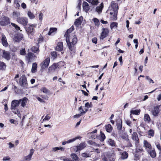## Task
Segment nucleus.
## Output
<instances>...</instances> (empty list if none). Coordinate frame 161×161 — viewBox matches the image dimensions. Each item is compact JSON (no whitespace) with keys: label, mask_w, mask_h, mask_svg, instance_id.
<instances>
[{"label":"nucleus","mask_w":161,"mask_h":161,"mask_svg":"<svg viewBox=\"0 0 161 161\" xmlns=\"http://www.w3.org/2000/svg\"><path fill=\"white\" fill-rule=\"evenodd\" d=\"M68 41H66L68 46L69 50L72 51L74 49V46L75 44L77 42V39L76 36H73L72 39V42H70V38H69Z\"/></svg>","instance_id":"nucleus-1"},{"label":"nucleus","mask_w":161,"mask_h":161,"mask_svg":"<svg viewBox=\"0 0 161 161\" xmlns=\"http://www.w3.org/2000/svg\"><path fill=\"white\" fill-rule=\"evenodd\" d=\"M20 86L23 87H26L28 83L26 77L25 75H23L20 78L19 82Z\"/></svg>","instance_id":"nucleus-2"},{"label":"nucleus","mask_w":161,"mask_h":161,"mask_svg":"<svg viewBox=\"0 0 161 161\" xmlns=\"http://www.w3.org/2000/svg\"><path fill=\"white\" fill-rule=\"evenodd\" d=\"M17 21L24 26H26L28 22L27 18L23 17H19L17 18Z\"/></svg>","instance_id":"nucleus-3"},{"label":"nucleus","mask_w":161,"mask_h":161,"mask_svg":"<svg viewBox=\"0 0 161 161\" xmlns=\"http://www.w3.org/2000/svg\"><path fill=\"white\" fill-rule=\"evenodd\" d=\"M161 105H158L154 107L153 108L151 111V113L153 116L155 117L158 116L159 113V108Z\"/></svg>","instance_id":"nucleus-4"},{"label":"nucleus","mask_w":161,"mask_h":161,"mask_svg":"<svg viewBox=\"0 0 161 161\" xmlns=\"http://www.w3.org/2000/svg\"><path fill=\"white\" fill-rule=\"evenodd\" d=\"M106 156L109 159L110 161H115L116 157L113 151L108 152Z\"/></svg>","instance_id":"nucleus-5"},{"label":"nucleus","mask_w":161,"mask_h":161,"mask_svg":"<svg viewBox=\"0 0 161 161\" xmlns=\"http://www.w3.org/2000/svg\"><path fill=\"white\" fill-rule=\"evenodd\" d=\"M86 147V144L84 142L80 143L78 146L74 147V149L75 152L81 150Z\"/></svg>","instance_id":"nucleus-6"},{"label":"nucleus","mask_w":161,"mask_h":161,"mask_svg":"<svg viewBox=\"0 0 161 161\" xmlns=\"http://www.w3.org/2000/svg\"><path fill=\"white\" fill-rule=\"evenodd\" d=\"M50 62V59L49 57L45 59L40 64L42 69H45L49 65Z\"/></svg>","instance_id":"nucleus-7"},{"label":"nucleus","mask_w":161,"mask_h":161,"mask_svg":"<svg viewBox=\"0 0 161 161\" xmlns=\"http://www.w3.org/2000/svg\"><path fill=\"white\" fill-rule=\"evenodd\" d=\"M102 31L100 36V38L101 40H103L108 35L109 32L108 29L106 28H103Z\"/></svg>","instance_id":"nucleus-8"},{"label":"nucleus","mask_w":161,"mask_h":161,"mask_svg":"<svg viewBox=\"0 0 161 161\" xmlns=\"http://www.w3.org/2000/svg\"><path fill=\"white\" fill-rule=\"evenodd\" d=\"M35 56L33 53H29L26 56V58L28 62H31L35 60Z\"/></svg>","instance_id":"nucleus-9"},{"label":"nucleus","mask_w":161,"mask_h":161,"mask_svg":"<svg viewBox=\"0 0 161 161\" xmlns=\"http://www.w3.org/2000/svg\"><path fill=\"white\" fill-rule=\"evenodd\" d=\"M9 19L6 17H3L0 19V25H5L9 22Z\"/></svg>","instance_id":"nucleus-10"},{"label":"nucleus","mask_w":161,"mask_h":161,"mask_svg":"<svg viewBox=\"0 0 161 161\" xmlns=\"http://www.w3.org/2000/svg\"><path fill=\"white\" fill-rule=\"evenodd\" d=\"M74 28L73 26H72L69 29L67 30L64 36L66 37V41H68L69 38L70 37V33L74 30Z\"/></svg>","instance_id":"nucleus-11"},{"label":"nucleus","mask_w":161,"mask_h":161,"mask_svg":"<svg viewBox=\"0 0 161 161\" xmlns=\"http://www.w3.org/2000/svg\"><path fill=\"white\" fill-rule=\"evenodd\" d=\"M2 56L7 60H9L10 59V53L8 51L3 50Z\"/></svg>","instance_id":"nucleus-12"},{"label":"nucleus","mask_w":161,"mask_h":161,"mask_svg":"<svg viewBox=\"0 0 161 161\" xmlns=\"http://www.w3.org/2000/svg\"><path fill=\"white\" fill-rule=\"evenodd\" d=\"M23 38V35L21 34L15 35L13 39L14 41L16 42H19Z\"/></svg>","instance_id":"nucleus-13"},{"label":"nucleus","mask_w":161,"mask_h":161,"mask_svg":"<svg viewBox=\"0 0 161 161\" xmlns=\"http://www.w3.org/2000/svg\"><path fill=\"white\" fill-rule=\"evenodd\" d=\"M19 102L18 100H14L12 102L11 106V109H14L19 105Z\"/></svg>","instance_id":"nucleus-14"},{"label":"nucleus","mask_w":161,"mask_h":161,"mask_svg":"<svg viewBox=\"0 0 161 161\" xmlns=\"http://www.w3.org/2000/svg\"><path fill=\"white\" fill-rule=\"evenodd\" d=\"M82 7L84 11L86 13H87L90 9V6L88 3L86 2H83Z\"/></svg>","instance_id":"nucleus-15"},{"label":"nucleus","mask_w":161,"mask_h":161,"mask_svg":"<svg viewBox=\"0 0 161 161\" xmlns=\"http://www.w3.org/2000/svg\"><path fill=\"white\" fill-rule=\"evenodd\" d=\"M144 147L145 148L147 151H149L152 149L151 145L146 140L144 141Z\"/></svg>","instance_id":"nucleus-16"},{"label":"nucleus","mask_w":161,"mask_h":161,"mask_svg":"<svg viewBox=\"0 0 161 161\" xmlns=\"http://www.w3.org/2000/svg\"><path fill=\"white\" fill-rule=\"evenodd\" d=\"M34 150L33 149H31L30 150L29 154L25 157V160L29 161L31 160V157L34 153Z\"/></svg>","instance_id":"nucleus-17"},{"label":"nucleus","mask_w":161,"mask_h":161,"mask_svg":"<svg viewBox=\"0 0 161 161\" xmlns=\"http://www.w3.org/2000/svg\"><path fill=\"white\" fill-rule=\"evenodd\" d=\"M28 27L26 28V31L30 33H32L34 31V25H33L29 24L28 25Z\"/></svg>","instance_id":"nucleus-18"},{"label":"nucleus","mask_w":161,"mask_h":161,"mask_svg":"<svg viewBox=\"0 0 161 161\" xmlns=\"http://www.w3.org/2000/svg\"><path fill=\"white\" fill-rule=\"evenodd\" d=\"M80 138V136H77L75 138L72 139H69L66 141H64L62 142V144L63 145H64L66 144L75 141L76 140L79 139Z\"/></svg>","instance_id":"nucleus-19"},{"label":"nucleus","mask_w":161,"mask_h":161,"mask_svg":"<svg viewBox=\"0 0 161 161\" xmlns=\"http://www.w3.org/2000/svg\"><path fill=\"white\" fill-rule=\"evenodd\" d=\"M1 40L3 45L6 47H8V43L7 42L6 38L4 35H2Z\"/></svg>","instance_id":"nucleus-20"},{"label":"nucleus","mask_w":161,"mask_h":161,"mask_svg":"<svg viewBox=\"0 0 161 161\" xmlns=\"http://www.w3.org/2000/svg\"><path fill=\"white\" fill-rule=\"evenodd\" d=\"M63 43L62 42H59L58 43L57 45L56 48V50L57 51H61L63 50Z\"/></svg>","instance_id":"nucleus-21"},{"label":"nucleus","mask_w":161,"mask_h":161,"mask_svg":"<svg viewBox=\"0 0 161 161\" xmlns=\"http://www.w3.org/2000/svg\"><path fill=\"white\" fill-rule=\"evenodd\" d=\"M58 65L57 63L53 64L51 66L49 67L48 68L49 72H52L54 71L58 67Z\"/></svg>","instance_id":"nucleus-22"},{"label":"nucleus","mask_w":161,"mask_h":161,"mask_svg":"<svg viewBox=\"0 0 161 161\" xmlns=\"http://www.w3.org/2000/svg\"><path fill=\"white\" fill-rule=\"evenodd\" d=\"M147 152L152 158H154L156 156V153L154 149H151V150H150L149 151H147Z\"/></svg>","instance_id":"nucleus-23"},{"label":"nucleus","mask_w":161,"mask_h":161,"mask_svg":"<svg viewBox=\"0 0 161 161\" xmlns=\"http://www.w3.org/2000/svg\"><path fill=\"white\" fill-rule=\"evenodd\" d=\"M132 138L133 140L135 141L136 143H138L139 142V139L138 137V135L136 132H134L133 133Z\"/></svg>","instance_id":"nucleus-24"},{"label":"nucleus","mask_w":161,"mask_h":161,"mask_svg":"<svg viewBox=\"0 0 161 161\" xmlns=\"http://www.w3.org/2000/svg\"><path fill=\"white\" fill-rule=\"evenodd\" d=\"M28 99L26 97H24L23 99L19 100V103L21 104V105L22 107H24L26 104L27 101Z\"/></svg>","instance_id":"nucleus-25"},{"label":"nucleus","mask_w":161,"mask_h":161,"mask_svg":"<svg viewBox=\"0 0 161 161\" xmlns=\"http://www.w3.org/2000/svg\"><path fill=\"white\" fill-rule=\"evenodd\" d=\"M103 7V3H101L99 6L96 7V11L98 14H100L101 13Z\"/></svg>","instance_id":"nucleus-26"},{"label":"nucleus","mask_w":161,"mask_h":161,"mask_svg":"<svg viewBox=\"0 0 161 161\" xmlns=\"http://www.w3.org/2000/svg\"><path fill=\"white\" fill-rule=\"evenodd\" d=\"M82 19V17H80L79 18L76 19L74 23L75 25L77 27L80 25L81 23Z\"/></svg>","instance_id":"nucleus-27"},{"label":"nucleus","mask_w":161,"mask_h":161,"mask_svg":"<svg viewBox=\"0 0 161 161\" xmlns=\"http://www.w3.org/2000/svg\"><path fill=\"white\" fill-rule=\"evenodd\" d=\"M86 1L91 3L92 5L96 6L99 3L98 0H85Z\"/></svg>","instance_id":"nucleus-28"},{"label":"nucleus","mask_w":161,"mask_h":161,"mask_svg":"<svg viewBox=\"0 0 161 161\" xmlns=\"http://www.w3.org/2000/svg\"><path fill=\"white\" fill-rule=\"evenodd\" d=\"M111 7L113 9V11H117L118 9V4L114 2H111Z\"/></svg>","instance_id":"nucleus-29"},{"label":"nucleus","mask_w":161,"mask_h":161,"mask_svg":"<svg viewBox=\"0 0 161 161\" xmlns=\"http://www.w3.org/2000/svg\"><path fill=\"white\" fill-rule=\"evenodd\" d=\"M122 120H119V121H118L117 123V129L119 130V132L120 130L122 129Z\"/></svg>","instance_id":"nucleus-30"},{"label":"nucleus","mask_w":161,"mask_h":161,"mask_svg":"<svg viewBox=\"0 0 161 161\" xmlns=\"http://www.w3.org/2000/svg\"><path fill=\"white\" fill-rule=\"evenodd\" d=\"M70 156L73 159V161H79V158L76 154L72 153L71 154Z\"/></svg>","instance_id":"nucleus-31"},{"label":"nucleus","mask_w":161,"mask_h":161,"mask_svg":"<svg viewBox=\"0 0 161 161\" xmlns=\"http://www.w3.org/2000/svg\"><path fill=\"white\" fill-rule=\"evenodd\" d=\"M37 69V64L36 63H33L32 69L31 72L32 73H35L36 72Z\"/></svg>","instance_id":"nucleus-32"},{"label":"nucleus","mask_w":161,"mask_h":161,"mask_svg":"<svg viewBox=\"0 0 161 161\" xmlns=\"http://www.w3.org/2000/svg\"><path fill=\"white\" fill-rule=\"evenodd\" d=\"M105 127L106 130L107 132L110 133L112 131L113 128L111 125H106Z\"/></svg>","instance_id":"nucleus-33"},{"label":"nucleus","mask_w":161,"mask_h":161,"mask_svg":"<svg viewBox=\"0 0 161 161\" xmlns=\"http://www.w3.org/2000/svg\"><path fill=\"white\" fill-rule=\"evenodd\" d=\"M6 65L5 63L0 61V70H5Z\"/></svg>","instance_id":"nucleus-34"},{"label":"nucleus","mask_w":161,"mask_h":161,"mask_svg":"<svg viewBox=\"0 0 161 161\" xmlns=\"http://www.w3.org/2000/svg\"><path fill=\"white\" fill-rule=\"evenodd\" d=\"M140 112L141 110L140 109L137 110H131L130 111V113L133 114L138 115L140 114Z\"/></svg>","instance_id":"nucleus-35"},{"label":"nucleus","mask_w":161,"mask_h":161,"mask_svg":"<svg viewBox=\"0 0 161 161\" xmlns=\"http://www.w3.org/2000/svg\"><path fill=\"white\" fill-rule=\"evenodd\" d=\"M121 158L122 159H126L128 157V154L126 152H123L121 153Z\"/></svg>","instance_id":"nucleus-36"},{"label":"nucleus","mask_w":161,"mask_h":161,"mask_svg":"<svg viewBox=\"0 0 161 161\" xmlns=\"http://www.w3.org/2000/svg\"><path fill=\"white\" fill-rule=\"evenodd\" d=\"M20 15V13L18 11H15L13 12V17L14 18H16L17 19V18H18Z\"/></svg>","instance_id":"nucleus-37"},{"label":"nucleus","mask_w":161,"mask_h":161,"mask_svg":"<svg viewBox=\"0 0 161 161\" xmlns=\"http://www.w3.org/2000/svg\"><path fill=\"white\" fill-rule=\"evenodd\" d=\"M57 30L56 28H51L50 29V30L48 33V35L49 36L51 35L53 32H55Z\"/></svg>","instance_id":"nucleus-38"},{"label":"nucleus","mask_w":161,"mask_h":161,"mask_svg":"<svg viewBox=\"0 0 161 161\" xmlns=\"http://www.w3.org/2000/svg\"><path fill=\"white\" fill-rule=\"evenodd\" d=\"M118 23L116 22H113L110 25V27L111 29H116L117 27Z\"/></svg>","instance_id":"nucleus-39"},{"label":"nucleus","mask_w":161,"mask_h":161,"mask_svg":"<svg viewBox=\"0 0 161 161\" xmlns=\"http://www.w3.org/2000/svg\"><path fill=\"white\" fill-rule=\"evenodd\" d=\"M39 46L38 45H36V47H33L31 48V50L34 53H36L37 51H38L39 50Z\"/></svg>","instance_id":"nucleus-40"},{"label":"nucleus","mask_w":161,"mask_h":161,"mask_svg":"<svg viewBox=\"0 0 161 161\" xmlns=\"http://www.w3.org/2000/svg\"><path fill=\"white\" fill-rule=\"evenodd\" d=\"M144 120L145 121L149 122L150 120V118L149 115L147 114H145L144 115Z\"/></svg>","instance_id":"nucleus-41"},{"label":"nucleus","mask_w":161,"mask_h":161,"mask_svg":"<svg viewBox=\"0 0 161 161\" xmlns=\"http://www.w3.org/2000/svg\"><path fill=\"white\" fill-rule=\"evenodd\" d=\"M40 90L44 93L47 94L49 93V91L45 87L41 88Z\"/></svg>","instance_id":"nucleus-42"},{"label":"nucleus","mask_w":161,"mask_h":161,"mask_svg":"<svg viewBox=\"0 0 161 161\" xmlns=\"http://www.w3.org/2000/svg\"><path fill=\"white\" fill-rule=\"evenodd\" d=\"M79 110L81 114H85L88 110L87 109H85V111H84L82 108V107L81 106L79 108Z\"/></svg>","instance_id":"nucleus-43"},{"label":"nucleus","mask_w":161,"mask_h":161,"mask_svg":"<svg viewBox=\"0 0 161 161\" xmlns=\"http://www.w3.org/2000/svg\"><path fill=\"white\" fill-rule=\"evenodd\" d=\"M27 15L29 18L31 19H33L35 17L34 14L30 11L28 12Z\"/></svg>","instance_id":"nucleus-44"},{"label":"nucleus","mask_w":161,"mask_h":161,"mask_svg":"<svg viewBox=\"0 0 161 161\" xmlns=\"http://www.w3.org/2000/svg\"><path fill=\"white\" fill-rule=\"evenodd\" d=\"M117 12L118 11H114V14L112 16H110L111 18L114 20L116 19Z\"/></svg>","instance_id":"nucleus-45"},{"label":"nucleus","mask_w":161,"mask_h":161,"mask_svg":"<svg viewBox=\"0 0 161 161\" xmlns=\"http://www.w3.org/2000/svg\"><path fill=\"white\" fill-rule=\"evenodd\" d=\"M148 135L149 136H153L154 135V131L153 130L151 129L149 130L148 132Z\"/></svg>","instance_id":"nucleus-46"},{"label":"nucleus","mask_w":161,"mask_h":161,"mask_svg":"<svg viewBox=\"0 0 161 161\" xmlns=\"http://www.w3.org/2000/svg\"><path fill=\"white\" fill-rule=\"evenodd\" d=\"M12 110V112L14 114H16L19 117L20 116V114L19 111L17 110H16V109H11Z\"/></svg>","instance_id":"nucleus-47"},{"label":"nucleus","mask_w":161,"mask_h":161,"mask_svg":"<svg viewBox=\"0 0 161 161\" xmlns=\"http://www.w3.org/2000/svg\"><path fill=\"white\" fill-rule=\"evenodd\" d=\"M93 21L95 23V25L97 26H98L99 25V20L96 18H95L93 19Z\"/></svg>","instance_id":"nucleus-48"},{"label":"nucleus","mask_w":161,"mask_h":161,"mask_svg":"<svg viewBox=\"0 0 161 161\" xmlns=\"http://www.w3.org/2000/svg\"><path fill=\"white\" fill-rule=\"evenodd\" d=\"M92 103L91 102L89 103L88 102L86 103L85 104V107H86L87 109L92 107Z\"/></svg>","instance_id":"nucleus-49"},{"label":"nucleus","mask_w":161,"mask_h":161,"mask_svg":"<svg viewBox=\"0 0 161 161\" xmlns=\"http://www.w3.org/2000/svg\"><path fill=\"white\" fill-rule=\"evenodd\" d=\"M108 142L111 146H114V142L113 140L111 139H109L108 140Z\"/></svg>","instance_id":"nucleus-50"},{"label":"nucleus","mask_w":161,"mask_h":161,"mask_svg":"<svg viewBox=\"0 0 161 161\" xmlns=\"http://www.w3.org/2000/svg\"><path fill=\"white\" fill-rule=\"evenodd\" d=\"M11 24L12 26L14 27L16 30H20V28L15 24L11 23Z\"/></svg>","instance_id":"nucleus-51"},{"label":"nucleus","mask_w":161,"mask_h":161,"mask_svg":"<svg viewBox=\"0 0 161 161\" xmlns=\"http://www.w3.org/2000/svg\"><path fill=\"white\" fill-rule=\"evenodd\" d=\"M81 156L83 157L87 158L90 157V154L86 153H83L81 154Z\"/></svg>","instance_id":"nucleus-52"},{"label":"nucleus","mask_w":161,"mask_h":161,"mask_svg":"<svg viewBox=\"0 0 161 161\" xmlns=\"http://www.w3.org/2000/svg\"><path fill=\"white\" fill-rule=\"evenodd\" d=\"M50 116H49L48 114H47L43 119V121H48L50 119Z\"/></svg>","instance_id":"nucleus-53"},{"label":"nucleus","mask_w":161,"mask_h":161,"mask_svg":"<svg viewBox=\"0 0 161 161\" xmlns=\"http://www.w3.org/2000/svg\"><path fill=\"white\" fill-rule=\"evenodd\" d=\"M101 139H100V140L101 141H103L104 139L105 138V136L104 134L101 133Z\"/></svg>","instance_id":"nucleus-54"},{"label":"nucleus","mask_w":161,"mask_h":161,"mask_svg":"<svg viewBox=\"0 0 161 161\" xmlns=\"http://www.w3.org/2000/svg\"><path fill=\"white\" fill-rule=\"evenodd\" d=\"M155 145L158 149L159 151H161V146L158 143H155Z\"/></svg>","instance_id":"nucleus-55"},{"label":"nucleus","mask_w":161,"mask_h":161,"mask_svg":"<svg viewBox=\"0 0 161 161\" xmlns=\"http://www.w3.org/2000/svg\"><path fill=\"white\" fill-rule=\"evenodd\" d=\"M10 158L9 156H5L3 158V161H8L9 160Z\"/></svg>","instance_id":"nucleus-56"},{"label":"nucleus","mask_w":161,"mask_h":161,"mask_svg":"<svg viewBox=\"0 0 161 161\" xmlns=\"http://www.w3.org/2000/svg\"><path fill=\"white\" fill-rule=\"evenodd\" d=\"M146 79L149 81V83L152 82L153 83H154L153 81L151 78H150L149 76H146Z\"/></svg>","instance_id":"nucleus-57"},{"label":"nucleus","mask_w":161,"mask_h":161,"mask_svg":"<svg viewBox=\"0 0 161 161\" xmlns=\"http://www.w3.org/2000/svg\"><path fill=\"white\" fill-rule=\"evenodd\" d=\"M20 53L21 55H24L25 54V49H22L20 51Z\"/></svg>","instance_id":"nucleus-58"},{"label":"nucleus","mask_w":161,"mask_h":161,"mask_svg":"<svg viewBox=\"0 0 161 161\" xmlns=\"http://www.w3.org/2000/svg\"><path fill=\"white\" fill-rule=\"evenodd\" d=\"M51 55L54 58H55L57 56V53L55 52H53L51 53Z\"/></svg>","instance_id":"nucleus-59"},{"label":"nucleus","mask_w":161,"mask_h":161,"mask_svg":"<svg viewBox=\"0 0 161 161\" xmlns=\"http://www.w3.org/2000/svg\"><path fill=\"white\" fill-rule=\"evenodd\" d=\"M14 3L15 4V6L16 8H18L20 6V5L18 3V0H15L14 1Z\"/></svg>","instance_id":"nucleus-60"},{"label":"nucleus","mask_w":161,"mask_h":161,"mask_svg":"<svg viewBox=\"0 0 161 161\" xmlns=\"http://www.w3.org/2000/svg\"><path fill=\"white\" fill-rule=\"evenodd\" d=\"M36 98L40 102L44 103H45L43 99H41V98H40L37 96H36Z\"/></svg>","instance_id":"nucleus-61"},{"label":"nucleus","mask_w":161,"mask_h":161,"mask_svg":"<svg viewBox=\"0 0 161 161\" xmlns=\"http://www.w3.org/2000/svg\"><path fill=\"white\" fill-rule=\"evenodd\" d=\"M125 122L126 124L128 125L129 126H131V122L129 120H126Z\"/></svg>","instance_id":"nucleus-62"},{"label":"nucleus","mask_w":161,"mask_h":161,"mask_svg":"<svg viewBox=\"0 0 161 161\" xmlns=\"http://www.w3.org/2000/svg\"><path fill=\"white\" fill-rule=\"evenodd\" d=\"M92 42L93 43L96 44L97 42V39L96 37L93 38L92 39Z\"/></svg>","instance_id":"nucleus-63"},{"label":"nucleus","mask_w":161,"mask_h":161,"mask_svg":"<svg viewBox=\"0 0 161 161\" xmlns=\"http://www.w3.org/2000/svg\"><path fill=\"white\" fill-rule=\"evenodd\" d=\"M8 145H9V148L10 149H11V148L14 147V145L10 142L8 143Z\"/></svg>","instance_id":"nucleus-64"}]
</instances>
